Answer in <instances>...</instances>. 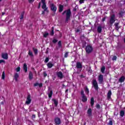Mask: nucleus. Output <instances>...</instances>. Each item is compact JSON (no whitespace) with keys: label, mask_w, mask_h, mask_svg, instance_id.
<instances>
[{"label":"nucleus","mask_w":125,"mask_h":125,"mask_svg":"<svg viewBox=\"0 0 125 125\" xmlns=\"http://www.w3.org/2000/svg\"><path fill=\"white\" fill-rule=\"evenodd\" d=\"M41 1L42 3V8L44 10V11L42 12V14L44 13V12H48V10H47V7H46V4H45V0H41Z\"/></svg>","instance_id":"obj_2"},{"label":"nucleus","mask_w":125,"mask_h":125,"mask_svg":"<svg viewBox=\"0 0 125 125\" xmlns=\"http://www.w3.org/2000/svg\"><path fill=\"white\" fill-rule=\"evenodd\" d=\"M47 66L48 68H52V67L53 66V64H52V62H49L47 63Z\"/></svg>","instance_id":"obj_20"},{"label":"nucleus","mask_w":125,"mask_h":125,"mask_svg":"<svg viewBox=\"0 0 125 125\" xmlns=\"http://www.w3.org/2000/svg\"><path fill=\"white\" fill-rule=\"evenodd\" d=\"M23 68L25 73H27L28 71V67H27V64H26V63H24L23 64Z\"/></svg>","instance_id":"obj_16"},{"label":"nucleus","mask_w":125,"mask_h":125,"mask_svg":"<svg viewBox=\"0 0 125 125\" xmlns=\"http://www.w3.org/2000/svg\"><path fill=\"white\" fill-rule=\"evenodd\" d=\"M86 53H91V52H92V51L93 50V48H92V46H91V45H87L86 47Z\"/></svg>","instance_id":"obj_4"},{"label":"nucleus","mask_w":125,"mask_h":125,"mask_svg":"<svg viewBox=\"0 0 125 125\" xmlns=\"http://www.w3.org/2000/svg\"><path fill=\"white\" fill-rule=\"evenodd\" d=\"M105 20H106V18H104L102 19L103 22H104V21H105Z\"/></svg>","instance_id":"obj_50"},{"label":"nucleus","mask_w":125,"mask_h":125,"mask_svg":"<svg viewBox=\"0 0 125 125\" xmlns=\"http://www.w3.org/2000/svg\"><path fill=\"white\" fill-rule=\"evenodd\" d=\"M115 28H116V29H119V23H115Z\"/></svg>","instance_id":"obj_31"},{"label":"nucleus","mask_w":125,"mask_h":125,"mask_svg":"<svg viewBox=\"0 0 125 125\" xmlns=\"http://www.w3.org/2000/svg\"><path fill=\"white\" fill-rule=\"evenodd\" d=\"M112 95V92L111 91H109L107 93V99H111V96Z\"/></svg>","instance_id":"obj_19"},{"label":"nucleus","mask_w":125,"mask_h":125,"mask_svg":"<svg viewBox=\"0 0 125 125\" xmlns=\"http://www.w3.org/2000/svg\"><path fill=\"white\" fill-rule=\"evenodd\" d=\"M90 103H91V106L92 107V106L94 105V99L93 98H91Z\"/></svg>","instance_id":"obj_23"},{"label":"nucleus","mask_w":125,"mask_h":125,"mask_svg":"<svg viewBox=\"0 0 125 125\" xmlns=\"http://www.w3.org/2000/svg\"><path fill=\"white\" fill-rule=\"evenodd\" d=\"M52 94H53V93L52 91L50 90L48 93L49 98H51V97H52Z\"/></svg>","instance_id":"obj_22"},{"label":"nucleus","mask_w":125,"mask_h":125,"mask_svg":"<svg viewBox=\"0 0 125 125\" xmlns=\"http://www.w3.org/2000/svg\"><path fill=\"white\" fill-rule=\"evenodd\" d=\"M35 118H36V115H35L33 114V115H32V119H35Z\"/></svg>","instance_id":"obj_49"},{"label":"nucleus","mask_w":125,"mask_h":125,"mask_svg":"<svg viewBox=\"0 0 125 125\" xmlns=\"http://www.w3.org/2000/svg\"><path fill=\"white\" fill-rule=\"evenodd\" d=\"M50 7H51V10H52V11H54V12H55V11H56V10H57V8L56 7V6L55 5H54V4H51L50 5Z\"/></svg>","instance_id":"obj_8"},{"label":"nucleus","mask_w":125,"mask_h":125,"mask_svg":"<svg viewBox=\"0 0 125 125\" xmlns=\"http://www.w3.org/2000/svg\"><path fill=\"white\" fill-rule=\"evenodd\" d=\"M62 44V43L61 42V41H59L58 42L59 46H61Z\"/></svg>","instance_id":"obj_43"},{"label":"nucleus","mask_w":125,"mask_h":125,"mask_svg":"<svg viewBox=\"0 0 125 125\" xmlns=\"http://www.w3.org/2000/svg\"><path fill=\"white\" fill-rule=\"evenodd\" d=\"M115 21H116V16L115 15H112L110 16L109 20H108V24L113 25V24H114L115 22Z\"/></svg>","instance_id":"obj_3"},{"label":"nucleus","mask_w":125,"mask_h":125,"mask_svg":"<svg viewBox=\"0 0 125 125\" xmlns=\"http://www.w3.org/2000/svg\"><path fill=\"white\" fill-rule=\"evenodd\" d=\"M3 62H4V60H0V64L1 63H3Z\"/></svg>","instance_id":"obj_46"},{"label":"nucleus","mask_w":125,"mask_h":125,"mask_svg":"<svg viewBox=\"0 0 125 125\" xmlns=\"http://www.w3.org/2000/svg\"><path fill=\"white\" fill-rule=\"evenodd\" d=\"M69 54V52H66L65 54H64V57L65 58H67V57H68V55Z\"/></svg>","instance_id":"obj_33"},{"label":"nucleus","mask_w":125,"mask_h":125,"mask_svg":"<svg viewBox=\"0 0 125 125\" xmlns=\"http://www.w3.org/2000/svg\"><path fill=\"white\" fill-rule=\"evenodd\" d=\"M83 66L82 65V63L81 62H77L76 63V68L78 69H82Z\"/></svg>","instance_id":"obj_14"},{"label":"nucleus","mask_w":125,"mask_h":125,"mask_svg":"<svg viewBox=\"0 0 125 125\" xmlns=\"http://www.w3.org/2000/svg\"><path fill=\"white\" fill-rule=\"evenodd\" d=\"M53 101L55 105H56V106H57V104H58V102H57V101H56V100H53Z\"/></svg>","instance_id":"obj_30"},{"label":"nucleus","mask_w":125,"mask_h":125,"mask_svg":"<svg viewBox=\"0 0 125 125\" xmlns=\"http://www.w3.org/2000/svg\"><path fill=\"white\" fill-rule=\"evenodd\" d=\"M112 60L115 61V60H117V56H114L113 58H112Z\"/></svg>","instance_id":"obj_41"},{"label":"nucleus","mask_w":125,"mask_h":125,"mask_svg":"<svg viewBox=\"0 0 125 125\" xmlns=\"http://www.w3.org/2000/svg\"><path fill=\"white\" fill-rule=\"evenodd\" d=\"M125 115V111H121V112H120V116H121V117H124V116Z\"/></svg>","instance_id":"obj_28"},{"label":"nucleus","mask_w":125,"mask_h":125,"mask_svg":"<svg viewBox=\"0 0 125 125\" xmlns=\"http://www.w3.org/2000/svg\"><path fill=\"white\" fill-rule=\"evenodd\" d=\"M20 67H18L16 68V72H20Z\"/></svg>","instance_id":"obj_37"},{"label":"nucleus","mask_w":125,"mask_h":125,"mask_svg":"<svg viewBox=\"0 0 125 125\" xmlns=\"http://www.w3.org/2000/svg\"><path fill=\"white\" fill-rule=\"evenodd\" d=\"M4 79H5V73L3 71L2 74V80H4Z\"/></svg>","instance_id":"obj_26"},{"label":"nucleus","mask_w":125,"mask_h":125,"mask_svg":"<svg viewBox=\"0 0 125 125\" xmlns=\"http://www.w3.org/2000/svg\"><path fill=\"white\" fill-rule=\"evenodd\" d=\"M79 2L81 4L83 3V2H84V1L83 0H80Z\"/></svg>","instance_id":"obj_44"},{"label":"nucleus","mask_w":125,"mask_h":125,"mask_svg":"<svg viewBox=\"0 0 125 125\" xmlns=\"http://www.w3.org/2000/svg\"><path fill=\"white\" fill-rule=\"evenodd\" d=\"M55 123L56 125H60L61 124V119L58 117L56 118L55 119Z\"/></svg>","instance_id":"obj_10"},{"label":"nucleus","mask_w":125,"mask_h":125,"mask_svg":"<svg viewBox=\"0 0 125 125\" xmlns=\"http://www.w3.org/2000/svg\"><path fill=\"white\" fill-rule=\"evenodd\" d=\"M98 33H101L102 32V27L101 26H99L97 28Z\"/></svg>","instance_id":"obj_18"},{"label":"nucleus","mask_w":125,"mask_h":125,"mask_svg":"<svg viewBox=\"0 0 125 125\" xmlns=\"http://www.w3.org/2000/svg\"><path fill=\"white\" fill-rule=\"evenodd\" d=\"M4 14V13H2V15H3Z\"/></svg>","instance_id":"obj_54"},{"label":"nucleus","mask_w":125,"mask_h":125,"mask_svg":"<svg viewBox=\"0 0 125 125\" xmlns=\"http://www.w3.org/2000/svg\"><path fill=\"white\" fill-rule=\"evenodd\" d=\"M47 36H48V33H45L44 34H43V37L44 38H46V37H47Z\"/></svg>","instance_id":"obj_35"},{"label":"nucleus","mask_w":125,"mask_h":125,"mask_svg":"<svg viewBox=\"0 0 125 125\" xmlns=\"http://www.w3.org/2000/svg\"><path fill=\"white\" fill-rule=\"evenodd\" d=\"M32 100L31 99V96L30 95H28L25 102V104H26L27 105H29V104H30Z\"/></svg>","instance_id":"obj_7"},{"label":"nucleus","mask_w":125,"mask_h":125,"mask_svg":"<svg viewBox=\"0 0 125 125\" xmlns=\"http://www.w3.org/2000/svg\"><path fill=\"white\" fill-rule=\"evenodd\" d=\"M35 1V0H28L29 2H30V3H33V2H34V1Z\"/></svg>","instance_id":"obj_42"},{"label":"nucleus","mask_w":125,"mask_h":125,"mask_svg":"<svg viewBox=\"0 0 125 125\" xmlns=\"http://www.w3.org/2000/svg\"><path fill=\"white\" fill-rule=\"evenodd\" d=\"M105 66H103L101 68V72L102 73H104V71H105Z\"/></svg>","instance_id":"obj_29"},{"label":"nucleus","mask_w":125,"mask_h":125,"mask_svg":"<svg viewBox=\"0 0 125 125\" xmlns=\"http://www.w3.org/2000/svg\"><path fill=\"white\" fill-rule=\"evenodd\" d=\"M2 58H3V59H8V55L6 53H3L1 55Z\"/></svg>","instance_id":"obj_11"},{"label":"nucleus","mask_w":125,"mask_h":125,"mask_svg":"<svg viewBox=\"0 0 125 125\" xmlns=\"http://www.w3.org/2000/svg\"><path fill=\"white\" fill-rule=\"evenodd\" d=\"M39 83H36L34 84V86H38V85H39Z\"/></svg>","instance_id":"obj_48"},{"label":"nucleus","mask_w":125,"mask_h":125,"mask_svg":"<svg viewBox=\"0 0 125 125\" xmlns=\"http://www.w3.org/2000/svg\"><path fill=\"white\" fill-rule=\"evenodd\" d=\"M57 76L59 78V79H62L64 78V76L63 75V73L62 72L59 71L57 73Z\"/></svg>","instance_id":"obj_9"},{"label":"nucleus","mask_w":125,"mask_h":125,"mask_svg":"<svg viewBox=\"0 0 125 125\" xmlns=\"http://www.w3.org/2000/svg\"><path fill=\"white\" fill-rule=\"evenodd\" d=\"M108 125H113V121H112V120H110L108 122Z\"/></svg>","instance_id":"obj_40"},{"label":"nucleus","mask_w":125,"mask_h":125,"mask_svg":"<svg viewBox=\"0 0 125 125\" xmlns=\"http://www.w3.org/2000/svg\"><path fill=\"white\" fill-rule=\"evenodd\" d=\"M66 12V22H68L69 20H70V17L71 16V10L70 9H68L67 11H64V12L62 13V15H64L65 13Z\"/></svg>","instance_id":"obj_1"},{"label":"nucleus","mask_w":125,"mask_h":125,"mask_svg":"<svg viewBox=\"0 0 125 125\" xmlns=\"http://www.w3.org/2000/svg\"><path fill=\"white\" fill-rule=\"evenodd\" d=\"M19 78V74H18V73H15L14 79H15L16 82L18 81Z\"/></svg>","instance_id":"obj_15"},{"label":"nucleus","mask_w":125,"mask_h":125,"mask_svg":"<svg viewBox=\"0 0 125 125\" xmlns=\"http://www.w3.org/2000/svg\"><path fill=\"white\" fill-rule=\"evenodd\" d=\"M29 80H32L33 79V73L32 72H30L29 73Z\"/></svg>","instance_id":"obj_24"},{"label":"nucleus","mask_w":125,"mask_h":125,"mask_svg":"<svg viewBox=\"0 0 125 125\" xmlns=\"http://www.w3.org/2000/svg\"><path fill=\"white\" fill-rule=\"evenodd\" d=\"M1 0H0V2L1 1Z\"/></svg>","instance_id":"obj_55"},{"label":"nucleus","mask_w":125,"mask_h":125,"mask_svg":"<svg viewBox=\"0 0 125 125\" xmlns=\"http://www.w3.org/2000/svg\"><path fill=\"white\" fill-rule=\"evenodd\" d=\"M87 114L89 117H91L92 115V110H91V108H88Z\"/></svg>","instance_id":"obj_12"},{"label":"nucleus","mask_w":125,"mask_h":125,"mask_svg":"<svg viewBox=\"0 0 125 125\" xmlns=\"http://www.w3.org/2000/svg\"><path fill=\"white\" fill-rule=\"evenodd\" d=\"M28 54L30 56L33 57V53L30 50L29 51Z\"/></svg>","instance_id":"obj_34"},{"label":"nucleus","mask_w":125,"mask_h":125,"mask_svg":"<svg viewBox=\"0 0 125 125\" xmlns=\"http://www.w3.org/2000/svg\"><path fill=\"white\" fill-rule=\"evenodd\" d=\"M96 107L97 109H100V105L99 104H97Z\"/></svg>","instance_id":"obj_39"},{"label":"nucleus","mask_w":125,"mask_h":125,"mask_svg":"<svg viewBox=\"0 0 125 125\" xmlns=\"http://www.w3.org/2000/svg\"><path fill=\"white\" fill-rule=\"evenodd\" d=\"M50 34L52 36H53V35L54 34V27H52V31L51 32Z\"/></svg>","instance_id":"obj_27"},{"label":"nucleus","mask_w":125,"mask_h":125,"mask_svg":"<svg viewBox=\"0 0 125 125\" xmlns=\"http://www.w3.org/2000/svg\"><path fill=\"white\" fill-rule=\"evenodd\" d=\"M125 76H122L121 77L120 79H119V82L120 83H123L124 82H125Z\"/></svg>","instance_id":"obj_21"},{"label":"nucleus","mask_w":125,"mask_h":125,"mask_svg":"<svg viewBox=\"0 0 125 125\" xmlns=\"http://www.w3.org/2000/svg\"><path fill=\"white\" fill-rule=\"evenodd\" d=\"M53 42H54V43H55V42H57V40L56 39H54L53 40Z\"/></svg>","instance_id":"obj_45"},{"label":"nucleus","mask_w":125,"mask_h":125,"mask_svg":"<svg viewBox=\"0 0 125 125\" xmlns=\"http://www.w3.org/2000/svg\"><path fill=\"white\" fill-rule=\"evenodd\" d=\"M47 76V74H46V73H44V77H46Z\"/></svg>","instance_id":"obj_51"},{"label":"nucleus","mask_w":125,"mask_h":125,"mask_svg":"<svg viewBox=\"0 0 125 125\" xmlns=\"http://www.w3.org/2000/svg\"><path fill=\"white\" fill-rule=\"evenodd\" d=\"M48 61H49V59L48 58H46L44 62L45 63H47V62H48Z\"/></svg>","instance_id":"obj_36"},{"label":"nucleus","mask_w":125,"mask_h":125,"mask_svg":"<svg viewBox=\"0 0 125 125\" xmlns=\"http://www.w3.org/2000/svg\"><path fill=\"white\" fill-rule=\"evenodd\" d=\"M63 8H64V7L63 5H60L59 9V12H62L63 11Z\"/></svg>","instance_id":"obj_17"},{"label":"nucleus","mask_w":125,"mask_h":125,"mask_svg":"<svg viewBox=\"0 0 125 125\" xmlns=\"http://www.w3.org/2000/svg\"><path fill=\"white\" fill-rule=\"evenodd\" d=\"M40 7H41V2L39 3V8H40Z\"/></svg>","instance_id":"obj_52"},{"label":"nucleus","mask_w":125,"mask_h":125,"mask_svg":"<svg viewBox=\"0 0 125 125\" xmlns=\"http://www.w3.org/2000/svg\"><path fill=\"white\" fill-rule=\"evenodd\" d=\"M98 81L100 83H102L103 82V75H100L99 76Z\"/></svg>","instance_id":"obj_13"},{"label":"nucleus","mask_w":125,"mask_h":125,"mask_svg":"<svg viewBox=\"0 0 125 125\" xmlns=\"http://www.w3.org/2000/svg\"><path fill=\"white\" fill-rule=\"evenodd\" d=\"M23 17H24V13H22L21 16V18H20L21 20H22V19H23Z\"/></svg>","instance_id":"obj_38"},{"label":"nucleus","mask_w":125,"mask_h":125,"mask_svg":"<svg viewBox=\"0 0 125 125\" xmlns=\"http://www.w3.org/2000/svg\"><path fill=\"white\" fill-rule=\"evenodd\" d=\"M76 32H77V33L79 32H80V30L77 29V30H76Z\"/></svg>","instance_id":"obj_53"},{"label":"nucleus","mask_w":125,"mask_h":125,"mask_svg":"<svg viewBox=\"0 0 125 125\" xmlns=\"http://www.w3.org/2000/svg\"><path fill=\"white\" fill-rule=\"evenodd\" d=\"M66 91H68V90H66Z\"/></svg>","instance_id":"obj_56"},{"label":"nucleus","mask_w":125,"mask_h":125,"mask_svg":"<svg viewBox=\"0 0 125 125\" xmlns=\"http://www.w3.org/2000/svg\"><path fill=\"white\" fill-rule=\"evenodd\" d=\"M38 85L40 87H42V83H39Z\"/></svg>","instance_id":"obj_47"},{"label":"nucleus","mask_w":125,"mask_h":125,"mask_svg":"<svg viewBox=\"0 0 125 125\" xmlns=\"http://www.w3.org/2000/svg\"><path fill=\"white\" fill-rule=\"evenodd\" d=\"M85 92L86 94H88L89 93V90L88 89V88L87 87H86L85 89Z\"/></svg>","instance_id":"obj_25"},{"label":"nucleus","mask_w":125,"mask_h":125,"mask_svg":"<svg viewBox=\"0 0 125 125\" xmlns=\"http://www.w3.org/2000/svg\"><path fill=\"white\" fill-rule=\"evenodd\" d=\"M93 85L96 90H98V84L97 83L96 80L93 81Z\"/></svg>","instance_id":"obj_6"},{"label":"nucleus","mask_w":125,"mask_h":125,"mask_svg":"<svg viewBox=\"0 0 125 125\" xmlns=\"http://www.w3.org/2000/svg\"><path fill=\"white\" fill-rule=\"evenodd\" d=\"M33 51L35 54H38V50L37 49L33 48Z\"/></svg>","instance_id":"obj_32"},{"label":"nucleus","mask_w":125,"mask_h":125,"mask_svg":"<svg viewBox=\"0 0 125 125\" xmlns=\"http://www.w3.org/2000/svg\"><path fill=\"white\" fill-rule=\"evenodd\" d=\"M81 95L82 96V101L83 102H86L87 101V98L85 97V95H84L83 90L81 91Z\"/></svg>","instance_id":"obj_5"},{"label":"nucleus","mask_w":125,"mask_h":125,"mask_svg":"<svg viewBox=\"0 0 125 125\" xmlns=\"http://www.w3.org/2000/svg\"><path fill=\"white\" fill-rule=\"evenodd\" d=\"M68 0H66V1H67Z\"/></svg>","instance_id":"obj_57"}]
</instances>
